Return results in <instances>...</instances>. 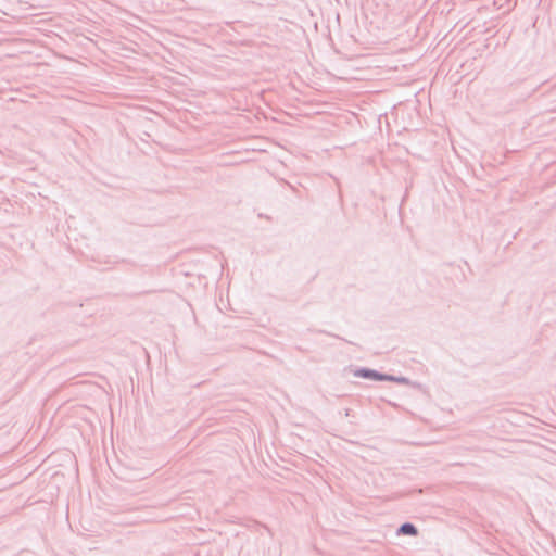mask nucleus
<instances>
[{
	"mask_svg": "<svg viewBox=\"0 0 556 556\" xmlns=\"http://www.w3.org/2000/svg\"><path fill=\"white\" fill-rule=\"evenodd\" d=\"M354 376L363 379H369L375 381H384L387 379H390L388 377V374L379 372L375 369L362 367L354 370Z\"/></svg>",
	"mask_w": 556,
	"mask_h": 556,
	"instance_id": "1",
	"label": "nucleus"
},
{
	"mask_svg": "<svg viewBox=\"0 0 556 556\" xmlns=\"http://www.w3.org/2000/svg\"><path fill=\"white\" fill-rule=\"evenodd\" d=\"M396 534L416 536L418 534V529L412 522H404L397 528Z\"/></svg>",
	"mask_w": 556,
	"mask_h": 556,
	"instance_id": "2",
	"label": "nucleus"
},
{
	"mask_svg": "<svg viewBox=\"0 0 556 556\" xmlns=\"http://www.w3.org/2000/svg\"><path fill=\"white\" fill-rule=\"evenodd\" d=\"M388 377L391 379H387L386 381H394L400 384H409V382H410L409 379L406 377H396V376H392V375H388Z\"/></svg>",
	"mask_w": 556,
	"mask_h": 556,
	"instance_id": "3",
	"label": "nucleus"
}]
</instances>
